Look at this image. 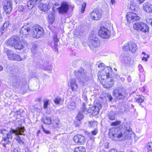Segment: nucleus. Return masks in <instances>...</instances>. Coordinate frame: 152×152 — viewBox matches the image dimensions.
Segmentation results:
<instances>
[{
    "mask_svg": "<svg viewBox=\"0 0 152 152\" xmlns=\"http://www.w3.org/2000/svg\"><path fill=\"white\" fill-rule=\"evenodd\" d=\"M130 8L132 10H134L135 11L136 10V8H135V7H134L133 5H131L130 7Z\"/></svg>",
    "mask_w": 152,
    "mask_h": 152,
    "instance_id": "obj_60",
    "label": "nucleus"
},
{
    "mask_svg": "<svg viewBox=\"0 0 152 152\" xmlns=\"http://www.w3.org/2000/svg\"><path fill=\"white\" fill-rule=\"evenodd\" d=\"M19 151L20 149L18 148H16L12 150L11 152H19Z\"/></svg>",
    "mask_w": 152,
    "mask_h": 152,
    "instance_id": "obj_54",
    "label": "nucleus"
},
{
    "mask_svg": "<svg viewBox=\"0 0 152 152\" xmlns=\"http://www.w3.org/2000/svg\"><path fill=\"white\" fill-rule=\"evenodd\" d=\"M51 119L50 117H45V118L43 119V122L45 124H50L51 123Z\"/></svg>",
    "mask_w": 152,
    "mask_h": 152,
    "instance_id": "obj_31",
    "label": "nucleus"
},
{
    "mask_svg": "<svg viewBox=\"0 0 152 152\" xmlns=\"http://www.w3.org/2000/svg\"><path fill=\"white\" fill-rule=\"evenodd\" d=\"M7 23H4L3 25V27L2 28V30H4V29L5 28V25L7 26ZM6 27H7V26H6Z\"/></svg>",
    "mask_w": 152,
    "mask_h": 152,
    "instance_id": "obj_62",
    "label": "nucleus"
},
{
    "mask_svg": "<svg viewBox=\"0 0 152 152\" xmlns=\"http://www.w3.org/2000/svg\"><path fill=\"white\" fill-rule=\"evenodd\" d=\"M44 105H43V107L45 109H47L48 105V104L49 103V100L48 99H45L44 100Z\"/></svg>",
    "mask_w": 152,
    "mask_h": 152,
    "instance_id": "obj_39",
    "label": "nucleus"
},
{
    "mask_svg": "<svg viewBox=\"0 0 152 152\" xmlns=\"http://www.w3.org/2000/svg\"><path fill=\"white\" fill-rule=\"evenodd\" d=\"M99 35L101 37L104 39H107L111 36L110 31L104 27H101L98 31Z\"/></svg>",
    "mask_w": 152,
    "mask_h": 152,
    "instance_id": "obj_13",
    "label": "nucleus"
},
{
    "mask_svg": "<svg viewBox=\"0 0 152 152\" xmlns=\"http://www.w3.org/2000/svg\"><path fill=\"white\" fill-rule=\"evenodd\" d=\"M113 96L118 100L124 99L128 95L126 89L124 88H117L113 93Z\"/></svg>",
    "mask_w": 152,
    "mask_h": 152,
    "instance_id": "obj_5",
    "label": "nucleus"
},
{
    "mask_svg": "<svg viewBox=\"0 0 152 152\" xmlns=\"http://www.w3.org/2000/svg\"><path fill=\"white\" fill-rule=\"evenodd\" d=\"M98 133V130L97 128L94 129V130L92 131L91 134L94 135H95Z\"/></svg>",
    "mask_w": 152,
    "mask_h": 152,
    "instance_id": "obj_47",
    "label": "nucleus"
},
{
    "mask_svg": "<svg viewBox=\"0 0 152 152\" xmlns=\"http://www.w3.org/2000/svg\"><path fill=\"white\" fill-rule=\"evenodd\" d=\"M53 42L51 43V45L52 48L56 49L57 46L58 42V39L57 38V35H54L53 37Z\"/></svg>",
    "mask_w": 152,
    "mask_h": 152,
    "instance_id": "obj_24",
    "label": "nucleus"
},
{
    "mask_svg": "<svg viewBox=\"0 0 152 152\" xmlns=\"http://www.w3.org/2000/svg\"><path fill=\"white\" fill-rule=\"evenodd\" d=\"M115 114L114 112H111L108 114L109 118L110 120H113L115 118Z\"/></svg>",
    "mask_w": 152,
    "mask_h": 152,
    "instance_id": "obj_35",
    "label": "nucleus"
},
{
    "mask_svg": "<svg viewBox=\"0 0 152 152\" xmlns=\"http://www.w3.org/2000/svg\"><path fill=\"white\" fill-rule=\"evenodd\" d=\"M37 45L36 44L34 45H33L32 48L31 49L32 50V49H33L34 50H35L37 49Z\"/></svg>",
    "mask_w": 152,
    "mask_h": 152,
    "instance_id": "obj_57",
    "label": "nucleus"
},
{
    "mask_svg": "<svg viewBox=\"0 0 152 152\" xmlns=\"http://www.w3.org/2000/svg\"><path fill=\"white\" fill-rule=\"evenodd\" d=\"M77 75L79 82L82 84L86 83L89 80L86 72L83 68H80L78 71Z\"/></svg>",
    "mask_w": 152,
    "mask_h": 152,
    "instance_id": "obj_6",
    "label": "nucleus"
},
{
    "mask_svg": "<svg viewBox=\"0 0 152 152\" xmlns=\"http://www.w3.org/2000/svg\"><path fill=\"white\" fill-rule=\"evenodd\" d=\"M76 82V79L73 78L71 79L68 83L69 86L73 91H76L78 88V86Z\"/></svg>",
    "mask_w": 152,
    "mask_h": 152,
    "instance_id": "obj_21",
    "label": "nucleus"
},
{
    "mask_svg": "<svg viewBox=\"0 0 152 152\" xmlns=\"http://www.w3.org/2000/svg\"><path fill=\"white\" fill-rule=\"evenodd\" d=\"M139 70L140 72H143L144 71V69L142 67V66L140 64L138 66Z\"/></svg>",
    "mask_w": 152,
    "mask_h": 152,
    "instance_id": "obj_48",
    "label": "nucleus"
},
{
    "mask_svg": "<svg viewBox=\"0 0 152 152\" xmlns=\"http://www.w3.org/2000/svg\"><path fill=\"white\" fill-rule=\"evenodd\" d=\"M10 139H7V137H4L2 139V141L4 142V143H2L3 146L4 147H6V144H9L10 143V141L9 140Z\"/></svg>",
    "mask_w": 152,
    "mask_h": 152,
    "instance_id": "obj_32",
    "label": "nucleus"
},
{
    "mask_svg": "<svg viewBox=\"0 0 152 152\" xmlns=\"http://www.w3.org/2000/svg\"><path fill=\"white\" fill-rule=\"evenodd\" d=\"M143 9L146 12H152V5L148 2H145L143 4Z\"/></svg>",
    "mask_w": 152,
    "mask_h": 152,
    "instance_id": "obj_23",
    "label": "nucleus"
},
{
    "mask_svg": "<svg viewBox=\"0 0 152 152\" xmlns=\"http://www.w3.org/2000/svg\"><path fill=\"white\" fill-rule=\"evenodd\" d=\"M20 33L22 37H27L30 34H31L32 30L31 31L30 27L28 24H25L20 29Z\"/></svg>",
    "mask_w": 152,
    "mask_h": 152,
    "instance_id": "obj_12",
    "label": "nucleus"
},
{
    "mask_svg": "<svg viewBox=\"0 0 152 152\" xmlns=\"http://www.w3.org/2000/svg\"><path fill=\"white\" fill-rule=\"evenodd\" d=\"M51 4V3L48 1L45 4H40L39 7L41 10L45 11L49 9Z\"/></svg>",
    "mask_w": 152,
    "mask_h": 152,
    "instance_id": "obj_22",
    "label": "nucleus"
},
{
    "mask_svg": "<svg viewBox=\"0 0 152 152\" xmlns=\"http://www.w3.org/2000/svg\"><path fill=\"white\" fill-rule=\"evenodd\" d=\"M69 10V6L66 2H63L61 3V5L57 9L58 13L62 14H66Z\"/></svg>",
    "mask_w": 152,
    "mask_h": 152,
    "instance_id": "obj_14",
    "label": "nucleus"
},
{
    "mask_svg": "<svg viewBox=\"0 0 152 152\" xmlns=\"http://www.w3.org/2000/svg\"><path fill=\"white\" fill-rule=\"evenodd\" d=\"M126 18L127 21L129 23L138 20L140 18V17L138 16L136 14L131 12H127Z\"/></svg>",
    "mask_w": 152,
    "mask_h": 152,
    "instance_id": "obj_16",
    "label": "nucleus"
},
{
    "mask_svg": "<svg viewBox=\"0 0 152 152\" xmlns=\"http://www.w3.org/2000/svg\"><path fill=\"white\" fill-rule=\"evenodd\" d=\"M109 143L108 142H106L104 144V147H105V148H108L109 147Z\"/></svg>",
    "mask_w": 152,
    "mask_h": 152,
    "instance_id": "obj_56",
    "label": "nucleus"
},
{
    "mask_svg": "<svg viewBox=\"0 0 152 152\" xmlns=\"http://www.w3.org/2000/svg\"><path fill=\"white\" fill-rule=\"evenodd\" d=\"M124 60L126 64L129 65H132L134 62V61L132 60L130 57H124Z\"/></svg>",
    "mask_w": 152,
    "mask_h": 152,
    "instance_id": "obj_29",
    "label": "nucleus"
},
{
    "mask_svg": "<svg viewBox=\"0 0 152 152\" xmlns=\"http://www.w3.org/2000/svg\"><path fill=\"white\" fill-rule=\"evenodd\" d=\"M102 106L100 103H97L91 107H89L88 112L94 115H97L101 109Z\"/></svg>",
    "mask_w": 152,
    "mask_h": 152,
    "instance_id": "obj_17",
    "label": "nucleus"
},
{
    "mask_svg": "<svg viewBox=\"0 0 152 152\" xmlns=\"http://www.w3.org/2000/svg\"><path fill=\"white\" fill-rule=\"evenodd\" d=\"M7 53L8 59L10 60L20 61L22 60L19 55L13 53L12 50L9 49H4V51Z\"/></svg>",
    "mask_w": 152,
    "mask_h": 152,
    "instance_id": "obj_8",
    "label": "nucleus"
},
{
    "mask_svg": "<svg viewBox=\"0 0 152 152\" xmlns=\"http://www.w3.org/2000/svg\"><path fill=\"white\" fill-rule=\"evenodd\" d=\"M83 92L82 94V98L84 99V101L86 102L87 100V95H86V92L85 91Z\"/></svg>",
    "mask_w": 152,
    "mask_h": 152,
    "instance_id": "obj_42",
    "label": "nucleus"
},
{
    "mask_svg": "<svg viewBox=\"0 0 152 152\" xmlns=\"http://www.w3.org/2000/svg\"><path fill=\"white\" fill-rule=\"evenodd\" d=\"M107 97L110 101H111L113 99V98L111 95L107 94Z\"/></svg>",
    "mask_w": 152,
    "mask_h": 152,
    "instance_id": "obj_51",
    "label": "nucleus"
},
{
    "mask_svg": "<svg viewBox=\"0 0 152 152\" xmlns=\"http://www.w3.org/2000/svg\"><path fill=\"white\" fill-rule=\"evenodd\" d=\"M12 82V85L14 86L17 87L20 85V81L18 77H14Z\"/></svg>",
    "mask_w": 152,
    "mask_h": 152,
    "instance_id": "obj_26",
    "label": "nucleus"
},
{
    "mask_svg": "<svg viewBox=\"0 0 152 152\" xmlns=\"http://www.w3.org/2000/svg\"><path fill=\"white\" fill-rule=\"evenodd\" d=\"M86 5V3L84 2L82 5V8L81 9V12L82 13H83L85 10V9Z\"/></svg>",
    "mask_w": 152,
    "mask_h": 152,
    "instance_id": "obj_41",
    "label": "nucleus"
},
{
    "mask_svg": "<svg viewBox=\"0 0 152 152\" xmlns=\"http://www.w3.org/2000/svg\"><path fill=\"white\" fill-rule=\"evenodd\" d=\"M128 106L126 105H124L121 106L120 108V112L121 113H123L125 112V111H126L128 109Z\"/></svg>",
    "mask_w": 152,
    "mask_h": 152,
    "instance_id": "obj_37",
    "label": "nucleus"
},
{
    "mask_svg": "<svg viewBox=\"0 0 152 152\" xmlns=\"http://www.w3.org/2000/svg\"><path fill=\"white\" fill-rule=\"evenodd\" d=\"M25 131V129L23 127H18L15 130L10 129L9 132L7 133V139H12V134H15L16 136V140L19 143L22 144L24 143V140L23 138H21L19 135H21L23 134Z\"/></svg>",
    "mask_w": 152,
    "mask_h": 152,
    "instance_id": "obj_2",
    "label": "nucleus"
},
{
    "mask_svg": "<svg viewBox=\"0 0 152 152\" xmlns=\"http://www.w3.org/2000/svg\"><path fill=\"white\" fill-rule=\"evenodd\" d=\"M149 57V56L148 55H147L146 56L143 57L142 58V60H144L146 61H148V59H147V58H148Z\"/></svg>",
    "mask_w": 152,
    "mask_h": 152,
    "instance_id": "obj_53",
    "label": "nucleus"
},
{
    "mask_svg": "<svg viewBox=\"0 0 152 152\" xmlns=\"http://www.w3.org/2000/svg\"><path fill=\"white\" fill-rule=\"evenodd\" d=\"M136 101L138 102H142L144 99V97L142 95H139L135 98Z\"/></svg>",
    "mask_w": 152,
    "mask_h": 152,
    "instance_id": "obj_33",
    "label": "nucleus"
},
{
    "mask_svg": "<svg viewBox=\"0 0 152 152\" xmlns=\"http://www.w3.org/2000/svg\"><path fill=\"white\" fill-rule=\"evenodd\" d=\"M3 4L5 11L7 13L10 14L12 10L11 0H5L3 2Z\"/></svg>",
    "mask_w": 152,
    "mask_h": 152,
    "instance_id": "obj_15",
    "label": "nucleus"
},
{
    "mask_svg": "<svg viewBox=\"0 0 152 152\" xmlns=\"http://www.w3.org/2000/svg\"><path fill=\"white\" fill-rule=\"evenodd\" d=\"M121 123V122L119 121H117L115 122L112 123L111 125L112 126H117L120 125Z\"/></svg>",
    "mask_w": 152,
    "mask_h": 152,
    "instance_id": "obj_45",
    "label": "nucleus"
},
{
    "mask_svg": "<svg viewBox=\"0 0 152 152\" xmlns=\"http://www.w3.org/2000/svg\"><path fill=\"white\" fill-rule=\"evenodd\" d=\"M83 114L81 112V111H80L76 117V119L77 120L80 121L81 120L83 119Z\"/></svg>",
    "mask_w": 152,
    "mask_h": 152,
    "instance_id": "obj_34",
    "label": "nucleus"
},
{
    "mask_svg": "<svg viewBox=\"0 0 152 152\" xmlns=\"http://www.w3.org/2000/svg\"><path fill=\"white\" fill-rule=\"evenodd\" d=\"M3 67L1 65H0V72L2 71L3 70Z\"/></svg>",
    "mask_w": 152,
    "mask_h": 152,
    "instance_id": "obj_64",
    "label": "nucleus"
},
{
    "mask_svg": "<svg viewBox=\"0 0 152 152\" xmlns=\"http://www.w3.org/2000/svg\"><path fill=\"white\" fill-rule=\"evenodd\" d=\"M75 142L78 145H83L86 142L85 137L81 134H77L74 137Z\"/></svg>",
    "mask_w": 152,
    "mask_h": 152,
    "instance_id": "obj_19",
    "label": "nucleus"
},
{
    "mask_svg": "<svg viewBox=\"0 0 152 152\" xmlns=\"http://www.w3.org/2000/svg\"><path fill=\"white\" fill-rule=\"evenodd\" d=\"M127 80L130 83L132 81V78L130 76H129L127 78Z\"/></svg>",
    "mask_w": 152,
    "mask_h": 152,
    "instance_id": "obj_58",
    "label": "nucleus"
},
{
    "mask_svg": "<svg viewBox=\"0 0 152 152\" xmlns=\"http://www.w3.org/2000/svg\"><path fill=\"white\" fill-rule=\"evenodd\" d=\"M61 123L58 122L56 123V124L54 125V126L56 128H59L61 126Z\"/></svg>",
    "mask_w": 152,
    "mask_h": 152,
    "instance_id": "obj_49",
    "label": "nucleus"
},
{
    "mask_svg": "<svg viewBox=\"0 0 152 152\" xmlns=\"http://www.w3.org/2000/svg\"><path fill=\"white\" fill-rule=\"evenodd\" d=\"M74 35V37H77L80 35L81 32H80L79 30H76L73 33Z\"/></svg>",
    "mask_w": 152,
    "mask_h": 152,
    "instance_id": "obj_38",
    "label": "nucleus"
},
{
    "mask_svg": "<svg viewBox=\"0 0 152 152\" xmlns=\"http://www.w3.org/2000/svg\"><path fill=\"white\" fill-rule=\"evenodd\" d=\"M24 10V7L23 5L20 6L18 7V11L20 12L23 11Z\"/></svg>",
    "mask_w": 152,
    "mask_h": 152,
    "instance_id": "obj_46",
    "label": "nucleus"
},
{
    "mask_svg": "<svg viewBox=\"0 0 152 152\" xmlns=\"http://www.w3.org/2000/svg\"><path fill=\"white\" fill-rule=\"evenodd\" d=\"M43 28L40 26L37 25L33 27L31 35L34 38L38 39L43 36Z\"/></svg>",
    "mask_w": 152,
    "mask_h": 152,
    "instance_id": "obj_7",
    "label": "nucleus"
},
{
    "mask_svg": "<svg viewBox=\"0 0 152 152\" xmlns=\"http://www.w3.org/2000/svg\"><path fill=\"white\" fill-rule=\"evenodd\" d=\"M42 128L43 132L46 134H50V132L48 130H47L45 129L43 126H42Z\"/></svg>",
    "mask_w": 152,
    "mask_h": 152,
    "instance_id": "obj_50",
    "label": "nucleus"
},
{
    "mask_svg": "<svg viewBox=\"0 0 152 152\" xmlns=\"http://www.w3.org/2000/svg\"><path fill=\"white\" fill-rule=\"evenodd\" d=\"M90 15L92 19L98 20L100 19L102 13L99 10H96L91 12L90 14Z\"/></svg>",
    "mask_w": 152,
    "mask_h": 152,
    "instance_id": "obj_20",
    "label": "nucleus"
},
{
    "mask_svg": "<svg viewBox=\"0 0 152 152\" xmlns=\"http://www.w3.org/2000/svg\"><path fill=\"white\" fill-rule=\"evenodd\" d=\"M74 152H86V150L84 147L80 146L75 148Z\"/></svg>",
    "mask_w": 152,
    "mask_h": 152,
    "instance_id": "obj_30",
    "label": "nucleus"
},
{
    "mask_svg": "<svg viewBox=\"0 0 152 152\" xmlns=\"http://www.w3.org/2000/svg\"><path fill=\"white\" fill-rule=\"evenodd\" d=\"M122 48L124 51H129L132 53H135L137 49V45L134 42L130 41L123 46Z\"/></svg>",
    "mask_w": 152,
    "mask_h": 152,
    "instance_id": "obj_11",
    "label": "nucleus"
},
{
    "mask_svg": "<svg viewBox=\"0 0 152 152\" xmlns=\"http://www.w3.org/2000/svg\"><path fill=\"white\" fill-rule=\"evenodd\" d=\"M115 3V1L114 0H111L110 1V3L112 5H113Z\"/></svg>",
    "mask_w": 152,
    "mask_h": 152,
    "instance_id": "obj_61",
    "label": "nucleus"
},
{
    "mask_svg": "<svg viewBox=\"0 0 152 152\" xmlns=\"http://www.w3.org/2000/svg\"><path fill=\"white\" fill-rule=\"evenodd\" d=\"M89 41L90 48L92 50L93 48H96L99 45V40L94 34H92L90 36Z\"/></svg>",
    "mask_w": 152,
    "mask_h": 152,
    "instance_id": "obj_9",
    "label": "nucleus"
},
{
    "mask_svg": "<svg viewBox=\"0 0 152 152\" xmlns=\"http://www.w3.org/2000/svg\"><path fill=\"white\" fill-rule=\"evenodd\" d=\"M140 4H142L144 2L145 0H137Z\"/></svg>",
    "mask_w": 152,
    "mask_h": 152,
    "instance_id": "obj_63",
    "label": "nucleus"
},
{
    "mask_svg": "<svg viewBox=\"0 0 152 152\" xmlns=\"http://www.w3.org/2000/svg\"><path fill=\"white\" fill-rule=\"evenodd\" d=\"M7 132V131L5 129H0V132L2 134H4Z\"/></svg>",
    "mask_w": 152,
    "mask_h": 152,
    "instance_id": "obj_52",
    "label": "nucleus"
},
{
    "mask_svg": "<svg viewBox=\"0 0 152 152\" xmlns=\"http://www.w3.org/2000/svg\"><path fill=\"white\" fill-rule=\"evenodd\" d=\"M147 148L149 151H152V143H149L147 145Z\"/></svg>",
    "mask_w": 152,
    "mask_h": 152,
    "instance_id": "obj_44",
    "label": "nucleus"
},
{
    "mask_svg": "<svg viewBox=\"0 0 152 152\" xmlns=\"http://www.w3.org/2000/svg\"><path fill=\"white\" fill-rule=\"evenodd\" d=\"M105 66L104 64L102 63H100L98 65V67L99 68H103Z\"/></svg>",
    "mask_w": 152,
    "mask_h": 152,
    "instance_id": "obj_55",
    "label": "nucleus"
},
{
    "mask_svg": "<svg viewBox=\"0 0 152 152\" xmlns=\"http://www.w3.org/2000/svg\"><path fill=\"white\" fill-rule=\"evenodd\" d=\"M134 28L138 31H141L142 32H146L149 31V28L145 23L140 22L134 24Z\"/></svg>",
    "mask_w": 152,
    "mask_h": 152,
    "instance_id": "obj_10",
    "label": "nucleus"
},
{
    "mask_svg": "<svg viewBox=\"0 0 152 152\" xmlns=\"http://www.w3.org/2000/svg\"><path fill=\"white\" fill-rule=\"evenodd\" d=\"M23 152H30L28 148H26L24 149V151Z\"/></svg>",
    "mask_w": 152,
    "mask_h": 152,
    "instance_id": "obj_59",
    "label": "nucleus"
},
{
    "mask_svg": "<svg viewBox=\"0 0 152 152\" xmlns=\"http://www.w3.org/2000/svg\"><path fill=\"white\" fill-rule=\"evenodd\" d=\"M115 80V77H111L110 78L107 79L101 84L104 88L109 89L114 86L113 82Z\"/></svg>",
    "mask_w": 152,
    "mask_h": 152,
    "instance_id": "obj_18",
    "label": "nucleus"
},
{
    "mask_svg": "<svg viewBox=\"0 0 152 152\" xmlns=\"http://www.w3.org/2000/svg\"><path fill=\"white\" fill-rule=\"evenodd\" d=\"M98 124V122L96 121H93L89 122L88 126L89 128L96 129Z\"/></svg>",
    "mask_w": 152,
    "mask_h": 152,
    "instance_id": "obj_27",
    "label": "nucleus"
},
{
    "mask_svg": "<svg viewBox=\"0 0 152 152\" xmlns=\"http://www.w3.org/2000/svg\"><path fill=\"white\" fill-rule=\"evenodd\" d=\"M140 81L142 82H143L145 80V76L144 74L140 75Z\"/></svg>",
    "mask_w": 152,
    "mask_h": 152,
    "instance_id": "obj_43",
    "label": "nucleus"
},
{
    "mask_svg": "<svg viewBox=\"0 0 152 152\" xmlns=\"http://www.w3.org/2000/svg\"><path fill=\"white\" fill-rule=\"evenodd\" d=\"M61 100V99L60 97H57L53 101L55 103L57 104H58L60 103V102Z\"/></svg>",
    "mask_w": 152,
    "mask_h": 152,
    "instance_id": "obj_40",
    "label": "nucleus"
},
{
    "mask_svg": "<svg viewBox=\"0 0 152 152\" xmlns=\"http://www.w3.org/2000/svg\"><path fill=\"white\" fill-rule=\"evenodd\" d=\"M85 104L84 103H83V107L82 109V110L81 111L82 113L87 114V113H89L88 112L89 110V108L88 109H86L85 107Z\"/></svg>",
    "mask_w": 152,
    "mask_h": 152,
    "instance_id": "obj_36",
    "label": "nucleus"
},
{
    "mask_svg": "<svg viewBox=\"0 0 152 152\" xmlns=\"http://www.w3.org/2000/svg\"><path fill=\"white\" fill-rule=\"evenodd\" d=\"M76 104L75 102H70L67 105V107L69 111L73 110L75 108Z\"/></svg>",
    "mask_w": 152,
    "mask_h": 152,
    "instance_id": "obj_28",
    "label": "nucleus"
},
{
    "mask_svg": "<svg viewBox=\"0 0 152 152\" xmlns=\"http://www.w3.org/2000/svg\"><path fill=\"white\" fill-rule=\"evenodd\" d=\"M133 134L130 128L126 129L123 132L119 131L118 128H113L110 129L109 135L113 140H116L117 138L121 137L123 140L130 139Z\"/></svg>",
    "mask_w": 152,
    "mask_h": 152,
    "instance_id": "obj_1",
    "label": "nucleus"
},
{
    "mask_svg": "<svg viewBox=\"0 0 152 152\" xmlns=\"http://www.w3.org/2000/svg\"><path fill=\"white\" fill-rule=\"evenodd\" d=\"M55 20V14L51 13L48 15V21L49 23L52 24L54 22Z\"/></svg>",
    "mask_w": 152,
    "mask_h": 152,
    "instance_id": "obj_25",
    "label": "nucleus"
},
{
    "mask_svg": "<svg viewBox=\"0 0 152 152\" xmlns=\"http://www.w3.org/2000/svg\"><path fill=\"white\" fill-rule=\"evenodd\" d=\"M7 44L9 46H13L15 49L18 50H21L23 47L19 37L16 35H14L10 38L7 42Z\"/></svg>",
    "mask_w": 152,
    "mask_h": 152,
    "instance_id": "obj_4",
    "label": "nucleus"
},
{
    "mask_svg": "<svg viewBox=\"0 0 152 152\" xmlns=\"http://www.w3.org/2000/svg\"><path fill=\"white\" fill-rule=\"evenodd\" d=\"M112 69L111 67L107 66L98 72L97 76L101 83L112 77Z\"/></svg>",
    "mask_w": 152,
    "mask_h": 152,
    "instance_id": "obj_3",
    "label": "nucleus"
}]
</instances>
